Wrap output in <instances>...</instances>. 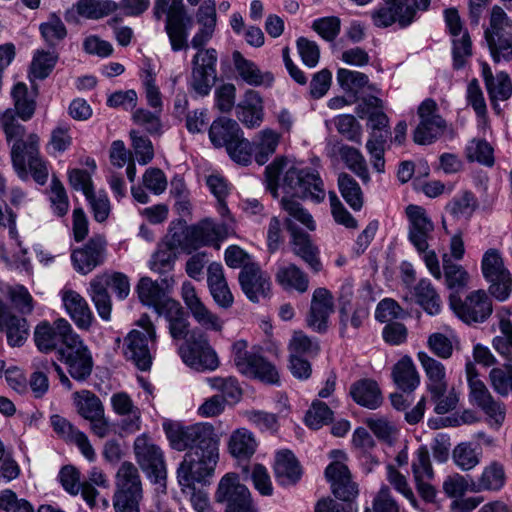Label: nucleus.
Returning a JSON list of instances; mask_svg holds the SVG:
<instances>
[{"instance_id": "f257e3e1", "label": "nucleus", "mask_w": 512, "mask_h": 512, "mask_svg": "<svg viewBox=\"0 0 512 512\" xmlns=\"http://www.w3.org/2000/svg\"><path fill=\"white\" fill-rule=\"evenodd\" d=\"M282 190L287 194L281 199V208L288 217L285 219L287 231L290 233L291 250L315 273L321 271L322 263L320 251L313 243L309 234L297 227L295 221L300 222L310 231L316 228L312 215L293 197L310 198L321 202L325 198V189L319 174L309 169L289 168L283 177Z\"/></svg>"}, {"instance_id": "f03ea898", "label": "nucleus", "mask_w": 512, "mask_h": 512, "mask_svg": "<svg viewBox=\"0 0 512 512\" xmlns=\"http://www.w3.org/2000/svg\"><path fill=\"white\" fill-rule=\"evenodd\" d=\"M0 129L4 132L6 141L12 143L10 157L14 170L21 180L26 181L28 179L27 162L30 161L29 146L32 141L36 150L39 151V136L31 133L24 138L26 129L15 119L12 108L0 110Z\"/></svg>"}, {"instance_id": "7ed1b4c3", "label": "nucleus", "mask_w": 512, "mask_h": 512, "mask_svg": "<svg viewBox=\"0 0 512 512\" xmlns=\"http://www.w3.org/2000/svg\"><path fill=\"white\" fill-rule=\"evenodd\" d=\"M430 3L431 0H381L369 12V17L376 28L386 29L397 25L405 29L418 20L420 12L429 9Z\"/></svg>"}, {"instance_id": "20e7f679", "label": "nucleus", "mask_w": 512, "mask_h": 512, "mask_svg": "<svg viewBox=\"0 0 512 512\" xmlns=\"http://www.w3.org/2000/svg\"><path fill=\"white\" fill-rule=\"evenodd\" d=\"M218 460L219 443L187 451L177 468V480L182 490L194 489L196 483H206L213 476Z\"/></svg>"}, {"instance_id": "39448f33", "label": "nucleus", "mask_w": 512, "mask_h": 512, "mask_svg": "<svg viewBox=\"0 0 512 512\" xmlns=\"http://www.w3.org/2000/svg\"><path fill=\"white\" fill-rule=\"evenodd\" d=\"M154 17L160 20L166 14L165 32L173 52L187 51L192 18L187 15L183 0H155Z\"/></svg>"}, {"instance_id": "423d86ee", "label": "nucleus", "mask_w": 512, "mask_h": 512, "mask_svg": "<svg viewBox=\"0 0 512 512\" xmlns=\"http://www.w3.org/2000/svg\"><path fill=\"white\" fill-rule=\"evenodd\" d=\"M163 430L173 450L191 451L219 443L215 428L209 423L184 425L178 421H165Z\"/></svg>"}, {"instance_id": "0eeeda50", "label": "nucleus", "mask_w": 512, "mask_h": 512, "mask_svg": "<svg viewBox=\"0 0 512 512\" xmlns=\"http://www.w3.org/2000/svg\"><path fill=\"white\" fill-rule=\"evenodd\" d=\"M225 227L211 220H203L195 225L181 226L171 231V248H179L192 253L203 246H209L224 238Z\"/></svg>"}, {"instance_id": "6e6552de", "label": "nucleus", "mask_w": 512, "mask_h": 512, "mask_svg": "<svg viewBox=\"0 0 512 512\" xmlns=\"http://www.w3.org/2000/svg\"><path fill=\"white\" fill-rule=\"evenodd\" d=\"M231 357L237 370L250 378L259 379L268 384L279 382V373L275 365L259 353L248 351V343L238 340L233 343Z\"/></svg>"}, {"instance_id": "1a4fd4ad", "label": "nucleus", "mask_w": 512, "mask_h": 512, "mask_svg": "<svg viewBox=\"0 0 512 512\" xmlns=\"http://www.w3.org/2000/svg\"><path fill=\"white\" fill-rule=\"evenodd\" d=\"M179 354L183 362L198 372L214 371L220 361L217 353L209 343L206 334L200 330H193L189 337L180 346Z\"/></svg>"}, {"instance_id": "9d476101", "label": "nucleus", "mask_w": 512, "mask_h": 512, "mask_svg": "<svg viewBox=\"0 0 512 512\" xmlns=\"http://www.w3.org/2000/svg\"><path fill=\"white\" fill-rule=\"evenodd\" d=\"M481 272L483 278L489 283L490 295L499 301L509 298L512 289V276L498 249L490 248L484 252L481 259Z\"/></svg>"}, {"instance_id": "9b49d317", "label": "nucleus", "mask_w": 512, "mask_h": 512, "mask_svg": "<svg viewBox=\"0 0 512 512\" xmlns=\"http://www.w3.org/2000/svg\"><path fill=\"white\" fill-rule=\"evenodd\" d=\"M488 293L479 289L470 292L463 299L456 294H451L449 297L450 308L467 325L484 323L493 312L492 300Z\"/></svg>"}, {"instance_id": "f8f14e48", "label": "nucleus", "mask_w": 512, "mask_h": 512, "mask_svg": "<svg viewBox=\"0 0 512 512\" xmlns=\"http://www.w3.org/2000/svg\"><path fill=\"white\" fill-rule=\"evenodd\" d=\"M197 50L192 58L190 87L200 96H207L217 79L218 53L214 48L193 47Z\"/></svg>"}, {"instance_id": "ddd939ff", "label": "nucleus", "mask_w": 512, "mask_h": 512, "mask_svg": "<svg viewBox=\"0 0 512 512\" xmlns=\"http://www.w3.org/2000/svg\"><path fill=\"white\" fill-rule=\"evenodd\" d=\"M215 499L225 505V512H258L249 489L240 483L235 473H227L221 478Z\"/></svg>"}, {"instance_id": "4468645a", "label": "nucleus", "mask_w": 512, "mask_h": 512, "mask_svg": "<svg viewBox=\"0 0 512 512\" xmlns=\"http://www.w3.org/2000/svg\"><path fill=\"white\" fill-rule=\"evenodd\" d=\"M114 509L139 505L143 498L142 481L138 468L131 462H123L115 477Z\"/></svg>"}, {"instance_id": "2eb2a0df", "label": "nucleus", "mask_w": 512, "mask_h": 512, "mask_svg": "<svg viewBox=\"0 0 512 512\" xmlns=\"http://www.w3.org/2000/svg\"><path fill=\"white\" fill-rule=\"evenodd\" d=\"M509 27V17L499 6H494L490 16V26L485 30V39L495 62L509 61L512 57V42L505 31Z\"/></svg>"}, {"instance_id": "dca6fc26", "label": "nucleus", "mask_w": 512, "mask_h": 512, "mask_svg": "<svg viewBox=\"0 0 512 512\" xmlns=\"http://www.w3.org/2000/svg\"><path fill=\"white\" fill-rule=\"evenodd\" d=\"M78 334L73 331L71 324L64 318H58L52 323L40 322L34 331V342L36 347L44 353L56 351L68 345L70 340Z\"/></svg>"}, {"instance_id": "f3484780", "label": "nucleus", "mask_w": 512, "mask_h": 512, "mask_svg": "<svg viewBox=\"0 0 512 512\" xmlns=\"http://www.w3.org/2000/svg\"><path fill=\"white\" fill-rule=\"evenodd\" d=\"M133 450L136 462L148 477L153 478L155 482L166 478L164 453L147 434L136 437Z\"/></svg>"}, {"instance_id": "a211bd4d", "label": "nucleus", "mask_w": 512, "mask_h": 512, "mask_svg": "<svg viewBox=\"0 0 512 512\" xmlns=\"http://www.w3.org/2000/svg\"><path fill=\"white\" fill-rule=\"evenodd\" d=\"M469 387V398L473 405L479 407L490 419L500 425L505 418L502 406L494 400L485 383L479 379L478 371L472 362L465 365Z\"/></svg>"}, {"instance_id": "6ab92c4d", "label": "nucleus", "mask_w": 512, "mask_h": 512, "mask_svg": "<svg viewBox=\"0 0 512 512\" xmlns=\"http://www.w3.org/2000/svg\"><path fill=\"white\" fill-rule=\"evenodd\" d=\"M58 359L66 365L68 373L76 381H85L91 375L93 358L79 335L58 349Z\"/></svg>"}, {"instance_id": "aec40b11", "label": "nucleus", "mask_w": 512, "mask_h": 512, "mask_svg": "<svg viewBox=\"0 0 512 512\" xmlns=\"http://www.w3.org/2000/svg\"><path fill=\"white\" fill-rule=\"evenodd\" d=\"M418 115L420 123L414 130L413 140L420 145L431 144L444 133L446 122L437 113L436 102L430 98L421 103Z\"/></svg>"}, {"instance_id": "412c9836", "label": "nucleus", "mask_w": 512, "mask_h": 512, "mask_svg": "<svg viewBox=\"0 0 512 512\" xmlns=\"http://www.w3.org/2000/svg\"><path fill=\"white\" fill-rule=\"evenodd\" d=\"M405 213L408 219V239L418 252H425L432 239L434 224L426 210L419 205L410 204Z\"/></svg>"}, {"instance_id": "4be33fe9", "label": "nucleus", "mask_w": 512, "mask_h": 512, "mask_svg": "<svg viewBox=\"0 0 512 512\" xmlns=\"http://www.w3.org/2000/svg\"><path fill=\"white\" fill-rule=\"evenodd\" d=\"M238 281L241 290L251 302L258 303L261 299L270 297L271 277L258 263L241 270Z\"/></svg>"}, {"instance_id": "5701e85b", "label": "nucleus", "mask_w": 512, "mask_h": 512, "mask_svg": "<svg viewBox=\"0 0 512 512\" xmlns=\"http://www.w3.org/2000/svg\"><path fill=\"white\" fill-rule=\"evenodd\" d=\"M107 241L102 235H95L81 248L72 251L71 260L75 270L83 275L103 264Z\"/></svg>"}, {"instance_id": "b1692460", "label": "nucleus", "mask_w": 512, "mask_h": 512, "mask_svg": "<svg viewBox=\"0 0 512 512\" xmlns=\"http://www.w3.org/2000/svg\"><path fill=\"white\" fill-rule=\"evenodd\" d=\"M325 476L337 499L353 503L359 493L358 485L352 480L351 473L344 463L341 461L330 463L325 469Z\"/></svg>"}, {"instance_id": "393cba45", "label": "nucleus", "mask_w": 512, "mask_h": 512, "mask_svg": "<svg viewBox=\"0 0 512 512\" xmlns=\"http://www.w3.org/2000/svg\"><path fill=\"white\" fill-rule=\"evenodd\" d=\"M334 312L333 296L329 290L320 287L314 290L306 323L309 328L318 333L328 329V320Z\"/></svg>"}, {"instance_id": "a878e982", "label": "nucleus", "mask_w": 512, "mask_h": 512, "mask_svg": "<svg viewBox=\"0 0 512 512\" xmlns=\"http://www.w3.org/2000/svg\"><path fill=\"white\" fill-rule=\"evenodd\" d=\"M181 297L191 311L194 319L205 329L221 331L223 323L219 317L209 311L197 296L194 285L185 281L181 287Z\"/></svg>"}, {"instance_id": "bb28decb", "label": "nucleus", "mask_w": 512, "mask_h": 512, "mask_svg": "<svg viewBox=\"0 0 512 512\" xmlns=\"http://www.w3.org/2000/svg\"><path fill=\"white\" fill-rule=\"evenodd\" d=\"M0 331L4 332L8 344L12 347L22 346L29 336V325L24 317L17 316L9 311L7 305L0 298Z\"/></svg>"}, {"instance_id": "cd10ccee", "label": "nucleus", "mask_w": 512, "mask_h": 512, "mask_svg": "<svg viewBox=\"0 0 512 512\" xmlns=\"http://www.w3.org/2000/svg\"><path fill=\"white\" fill-rule=\"evenodd\" d=\"M149 336L139 330H132L125 338L124 355L138 369L149 370L152 364L151 350L148 347Z\"/></svg>"}, {"instance_id": "c85d7f7f", "label": "nucleus", "mask_w": 512, "mask_h": 512, "mask_svg": "<svg viewBox=\"0 0 512 512\" xmlns=\"http://www.w3.org/2000/svg\"><path fill=\"white\" fill-rule=\"evenodd\" d=\"M196 21L199 28L191 39V46H205L213 38L216 29L217 12L215 0L204 1L197 10Z\"/></svg>"}, {"instance_id": "c756f323", "label": "nucleus", "mask_w": 512, "mask_h": 512, "mask_svg": "<svg viewBox=\"0 0 512 512\" xmlns=\"http://www.w3.org/2000/svg\"><path fill=\"white\" fill-rule=\"evenodd\" d=\"M111 405L114 412L124 418L121 429L127 433H135L141 429V410L134 405L126 392H118L111 396Z\"/></svg>"}, {"instance_id": "7c9ffc66", "label": "nucleus", "mask_w": 512, "mask_h": 512, "mask_svg": "<svg viewBox=\"0 0 512 512\" xmlns=\"http://www.w3.org/2000/svg\"><path fill=\"white\" fill-rule=\"evenodd\" d=\"M61 298L66 312L76 326L88 330L92 325L94 316L85 298L71 289L63 290Z\"/></svg>"}, {"instance_id": "2f4dec72", "label": "nucleus", "mask_w": 512, "mask_h": 512, "mask_svg": "<svg viewBox=\"0 0 512 512\" xmlns=\"http://www.w3.org/2000/svg\"><path fill=\"white\" fill-rule=\"evenodd\" d=\"M263 100L260 94L252 89L245 92L242 101L236 107L237 118L248 128L261 125L264 118Z\"/></svg>"}, {"instance_id": "473e14b6", "label": "nucleus", "mask_w": 512, "mask_h": 512, "mask_svg": "<svg viewBox=\"0 0 512 512\" xmlns=\"http://www.w3.org/2000/svg\"><path fill=\"white\" fill-rule=\"evenodd\" d=\"M118 9V4L112 0H79L65 13L67 22L77 21L76 15L87 19H100Z\"/></svg>"}, {"instance_id": "72a5a7b5", "label": "nucleus", "mask_w": 512, "mask_h": 512, "mask_svg": "<svg viewBox=\"0 0 512 512\" xmlns=\"http://www.w3.org/2000/svg\"><path fill=\"white\" fill-rule=\"evenodd\" d=\"M232 60L238 76L250 86L271 85L274 78L270 72H262L251 60L246 59L241 52L235 50Z\"/></svg>"}, {"instance_id": "f704fd0d", "label": "nucleus", "mask_w": 512, "mask_h": 512, "mask_svg": "<svg viewBox=\"0 0 512 512\" xmlns=\"http://www.w3.org/2000/svg\"><path fill=\"white\" fill-rule=\"evenodd\" d=\"M349 394L358 405L377 409L383 401L378 383L373 379H360L351 384Z\"/></svg>"}, {"instance_id": "c9c22d12", "label": "nucleus", "mask_w": 512, "mask_h": 512, "mask_svg": "<svg viewBox=\"0 0 512 512\" xmlns=\"http://www.w3.org/2000/svg\"><path fill=\"white\" fill-rule=\"evenodd\" d=\"M274 472L276 480L283 486L296 484L302 475L298 460L289 450H283L276 454Z\"/></svg>"}, {"instance_id": "e433bc0d", "label": "nucleus", "mask_w": 512, "mask_h": 512, "mask_svg": "<svg viewBox=\"0 0 512 512\" xmlns=\"http://www.w3.org/2000/svg\"><path fill=\"white\" fill-rule=\"evenodd\" d=\"M257 447L255 435L246 428L234 430L227 443L228 452L238 461H248L255 454Z\"/></svg>"}, {"instance_id": "4c0bfd02", "label": "nucleus", "mask_w": 512, "mask_h": 512, "mask_svg": "<svg viewBox=\"0 0 512 512\" xmlns=\"http://www.w3.org/2000/svg\"><path fill=\"white\" fill-rule=\"evenodd\" d=\"M170 282H173V280L165 278L161 280L160 284L157 281H153L150 277L140 278L136 286L140 302L155 309L168 297L165 290L171 285Z\"/></svg>"}, {"instance_id": "58836bf2", "label": "nucleus", "mask_w": 512, "mask_h": 512, "mask_svg": "<svg viewBox=\"0 0 512 512\" xmlns=\"http://www.w3.org/2000/svg\"><path fill=\"white\" fill-rule=\"evenodd\" d=\"M242 133L239 124L235 120L219 117L212 122L208 134L214 147H225L227 149Z\"/></svg>"}, {"instance_id": "ea45409f", "label": "nucleus", "mask_w": 512, "mask_h": 512, "mask_svg": "<svg viewBox=\"0 0 512 512\" xmlns=\"http://www.w3.org/2000/svg\"><path fill=\"white\" fill-rule=\"evenodd\" d=\"M275 279L284 290L304 293L309 287L308 275L294 263L281 265L275 274Z\"/></svg>"}, {"instance_id": "a19ab883", "label": "nucleus", "mask_w": 512, "mask_h": 512, "mask_svg": "<svg viewBox=\"0 0 512 512\" xmlns=\"http://www.w3.org/2000/svg\"><path fill=\"white\" fill-rule=\"evenodd\" d=\"M392 378L403 392H412L420 384V375L409 356L402 357L392 369Z\"/></svg>"}, {"instance_id": "79ce46f5", "label": "nucleus", "mask_w": 512, "mask_h": 512, "mask_svg": "<svg viewBox=\"0 0 512 512\" xmlns=\"http://www.w3.org/2000/svg\"><path fill=\"white\" fill-rule=\"evenodd\" d=\"M506 482L504 467L497 461H492L484 467L481 475L473 482V490L481 491H499Z\"/></svg>"}, {"instance_id": "37998d69", "label": "nucleus", "mask_w": 512, "mask_h": 512, "mask_svg": "<svg viewBox=\"0 0 512 512\" xmlns=\"http://www.w3.org/2000/svg\"><path fill=\"white\" fill-rule=\"evenodd\" d=\"M413 294L423 310L429 315H437L442 308L440 295L428 279H421L413 288Z\"/></svg>"}, {"instance_id": "c03bdc74", "label": "nucleus", "mask_w": 512, "mask_h": 512, "mask_svg": "<svg viewBox=\"0 0 512 512\" xmlns=\"http://www.w3.org/2000/svg\"><path fill=\"white\" fill-rule=\"evenodd\" d=\"M280 141V134L276 131L266 128L260 131L252 142L255 161L259 165H264L269 158L276 152Z\"/></svg>"}, {"instance_id": "a18cd8bd", "label": "nucleus", "mask_w": 512, "mask_h": 512, "mask_svg": "<svg viewBox=\"0 0 512 512\" xmlns=\"http://www.w3.org/2000/svg\"><path fill=\"white\" fill-rule=\"evenodd\" d=\"M417 358L427 376V389L439 390V386L448 385L445 366L426 352H419Z\"/></svg>"}, {"instance_id": "49530a36", "label": "nucleus", "mask_w": 512, "mask_h": 512, "mask_svg": "<svg viewBox=\"0 0 512 512\" xmlns=\"http://www.w3.org/2000/svg\"><path fill=\"white\" fill-rule=\"evenodd\" d=\"M11 96L15 107V109H12L15 117L18 116L23 121L30 120L36 110V101L28 95L26 84L22 82L15 84L12 88Z\"/></svg>"}, {"instance_id": "de8ad7c7", "label": "nucleus", "mask_w": 512, "mask_h": 512, "mask_svg": "<svg viewBox=\"0 0 512 512\" xmlns=\"http://www.w3.org/2000/svg\"><path fill=\"white\" fill-rule=\"evenodd\" d=\"M104 282L98 281L95 277L90 281L88 295L93 302L99 317L104 321L111 319L112 300Z\"/></svg>"}, {"instance_id": "09e8293b", "label": "nucleus", "mask_w": 512, "mask_h": 512, "mask_svg": "<svg viewBox=\"0 0 512 512\" xmlns=\"http://www.w3.org/2000/svg\"><path fill=\"white\" fill-rule=\"evenodd\" d=\"M477 200L473 193L464 191L448 202L445 210L455 220L469 219L477 208Z\"/></svg>"}, {"instance_id": "8fccbe9b", "label": "nucleus", "mask_w": 512, "mask_h": 512, "mask_svg": "<svg viewBox=\"0 0 512 512\" xmlns=\"http://www.w3.org/2000/svg\"><path fill=\"white\" fill-rule=\"evenodd\" d=\"M75 403L78 413L86 420H91L104 414L100 398L89 390L76 392Z\"/></svg>"}, {"instance_id": "3c124183", "label": "nucleus", "mask_w": 512, "mask_h": 512, "mask_svg": "<svg viewBox=\"0 0 512 512\" xmlns=\"http://www.w3.org/2000/svg\"><path fill=\"white\" fill-rule=\"evenodd\" d=\"M338 154L346 166L363 182L367 183L370 180L366 160L358 149L342 145L338 149Z\"/></svg>"}, {"instance_id": "603ef678", "label": "nucleus", "mask_w": 512, "mask_h": 512, "mask_svg": "<svg viewBox=\"0 0 512 512\" xmlns=\"http://www.w3.org/2000/svg\"><path fill=\"white\" fill-rule=\"evenodd\" d=\"M338 187L346 203L355 211L363 206V192L357 181L347 173L338 176Z\"/></svg>"}, {"instance_id": "864d4df0", "label": "nucleus", "mask_w": 512, "mask_h": 512, "mask_svg": "<svg viewBox=\"0 0 512 512\" xmlns=\"http://www.w3.org/2000/svg\"><path fill=\"white\" fill-rule=\"evenodd\" d=\"M442 262L447 286L457 290L466 287L470 277L464 267L454 263L447 254L443 255Z\"/></svg>"}, {"instance_id": "5fc2aeb1", "label": "nucleus", "mask_w": 512, "mask_h": 512, "mask_svg": "<svg viewBox=\"0 0 512 512\" xmlns=\"http://www.w3.org/2000/svg\"><path fill=\"white\" fill-rule=\"evenodd\" d=\"M427 390L430 393L431 401L435 405L434 412L436 414H446L457 406L458 396L453 389L448 391V385L439 386L437 391L434 388Z\"/></svg>"}, {"instance_id": "6e6d98bb", "label": "nucleus", "mask_w": 512, "mask_h": 512, "mask_svg": "<svg viewBox=\"0 0 512 512\" xmlns=\"http://www.w3.org/2000/svg\"><path fill=\"white\" fill-rule=\"evenodd\" d=\"M466 157L470 162H478L485 166L494 164L493 148L482 139H472L466 147Z\"/></svg>"}, {"instance_id": "4d7b16f0", "label": "nucleus", "mask_w": 512, "mask_h": 512, "mask_svg": "<svg viewBox=\"0 0 512 512\" xmlns=\"http://www.w3.org/2000/svg\"><path fill=\"white\" fill-rule=\"evenodd\" d=\"M411 467L415 481L433 479L434 471L427 446L422 445L416 450Z\"/></svg>"}, {"instance_id": "13d9d810", "label": "nucleus", "mask_w": 512, "mask_h": 512, "mask_svg": "<svg viewBox=\"0 0 512 512\" xmlns=\"http://www.w3.org/2000/svg\"><path fill=\"white\" fill-rule=\"evenodd\" d=\"M50 204L53 213L58 217H64L69 211V198L62 182L54 176L50 184Z\"/></svg>"}, {"instance_id": "bf43d9fd", "label": "nucleus", "mask_w": 512, "mask_h": 512, "mask_svg": "<svg viewBox=\"0 0 512 512\" xmlns=\"http://www.w3.org/2000/svg\"><path fill=\"white\" fill-rule=\"evenodd\" d=\"M489 379L495 392L501 396H508L512 391V365L510 362L491 369Z\"/></svg>"}, {"instance_id": "052dcab7", "label": "nucleus", "mask_w": 512, "mask_h": 512, "mask_svg": "<svg viewBox=\"0 0 512 512\" xmlns=\"http://www.w3.org/2000/svg\"><path fill=\"white\" fill-rule=\"evenodd\" d=\"M40 33L46 43L54 47L67 36V29L62 20L52 14L47 22H44L39 27Z\"/></svg>"}, {"instance_id": "680f3d73", "label": "nucleus", "mask_w": 512, "mask_h": 512, "mask_svg": "<svg viewBox=\"0 0 512 512\" xmlns=\"http://www.w3.org/2000/svg\"><path fill=\"white\" fill-rule=\"evenodd\" d=\"M206 184L211 193L217 199V210L222 217H228L230 211L226 204V197L229 194V188L226 180L219 175H210L207 177Z\"/></svg>"}, {"instance_id": "e2e57ef3", "label": "nucleus", "mask_w": 512, "mask_h": 512, "mask_svg": "<svg viewBox=\"0 0 512 512\" xmlns=\"http://www.w3.org/2000/svg\"><path fill=\"white\" fill-rule=\"evenodd\" d=\"M453 67L458 70L465 66L467 59L472 55V42L465 30L460 36L452 37Z\"/></svg>"}, {"instance_id": "0e129e2a", "label": "nucleus", "mask_w": 512, "mask_h": 512, "mask_svg": "<svg viewBox=\"0 0 512 512\" xmlns=\"http://www.w3.org/2000/svg\"><path fill=\"white\" fill-rule=\"evenodd\" d=\"M161 112L159 110L151 112L144 108H138L133 112L132 120L136 125L143 127L149 134L159 135L162 132Z\"/></svg>"}, {"instance_id": "69168bd1", "label": "nucleus", "mask_w": 512, "mask_h": 512, "mask_svg": "<svg viewBox=\"0 0 512 512\" xmlns=\"http://www.w3.org/2000/svg\"><path fill=\"white\" fill-rule=\"evenodd\" d=\"M333 419V411L321 401H314L307 411L305 422L312 429H319L323 425L329 424Z\"/></svg>"}, {"instance_id": "338daca9", "label": "nucleus", "mask_w": 512, "mask_h": 512, "mask_svg": "<svg viewBox=\"0 0 512 512\" xmlns=\"http://www.w3.org/2000/svg\"><path fill=\"white\" fill-rule=\"evenodd\" d=\"M290 354L298 356L314 357L318 354L320 347L317 341L308 337L302 331H296L289 344Z\"/></svg>"}, {"instance_id": "774afa93", "label": "nucleus", "mask_w": 512, "mask_h": 512, "mask_svg": "<svg viewBox=\"0 0 512 512\" xmlns=\"http://www.w3.org/2000/svg\"><path fill=\"white\" fill-rule=\"evenodd\" d=\"M57 59V55L53 53L37 51L30 66L31 74L37 79H45L52 72Z\"/></svg>"}]
</instances>
